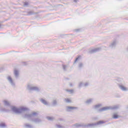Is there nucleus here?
<instances>
[{
    "label": "nucleus",
    "mask_w": 128,
    "mask_h": 128,
    "mask_svg": "<svg viewBox=\"0 0 128 128\" xmlns=\"http://www.w3.org/2000/svg\"><path fill=\"white\" fill-rule=\"evenodd\" d=\"M38 113L36 112H34L31 114H26L24 115L26 118H30V120L35 124H40L42 122V119L40 118H34V116H36Z\"/></svg>",
    "instance_id": "nucleus-1"
},
{
    "label": "nucleus",
    "mask_w": 128,
    "mask_h": 128,
    "mask_svg": "<svg viewBox=\"0 0 128 128\" xmlns=\"http://www.w3.org/2000/svg\"><path fill=\"white\" fill-rule=\"evenodd\" d=\"M11 108H12V112H15L16 114H22V112H26L28 110V108L24 106H22V108H16V106H11Z\"/></svg>",
    "instance_id": "nucleus-2"
},
{
    "label": "nucleus",
    "mask_w": 128,
    "mask_h": 128,
    "mask_svg": "<svg viewBox=\"0 0 128 128\" xmlns=\"http://www.w3.org/2000/svg\"><path fill=\"white\" fill-rule=\"evenodd\" d=\"M74 126H75V128H80L82 126V128H96V123H92V124H76L74 125Z\"/></svg>",
    "instance_id": "nucleus-3"
},
{
    "label": "nucleus",
    "mask_w": 128,
    "mask_h": 128,
    "mask_svg": "<svg viewBox=\"0 0 128 128\" xmlns=\"http://www.w3.org/2000/svg\"><path fill=\"white\" fill-rule=\"evenodd\" d=\"M27 89L30 92H40V88L38 86H33L32 84H28L27 86Z\"/></svg>",
    "instance_id": "nucleus-4"
},
{
    "label": "nucleus",
    "mask_w": 128,
    "mask_h": 128,
    "mask_svg": "<svg viewBox=\"0 0 128 128\" xmlns=\"http://www.w3.org/2000/svg\"><path fill=\"white\" fill-rule=\"evenodd\" d=\"M7 80L10 84H11L12 86V88H16V83L14 82V80H12V76H8L7 77Z\"/></svg>",
    "instance_id": "nucleus-5"
},
{
    "label": "nucleus",
    "mask_w": 128,
    "mask_h": 128,
    "mask_svg": "<svg viewBox=\"0 0 128 128\" xmlns=\"http://www.w3.org/2000/svg\"><path fill=\"white\" fill-rule=\"evenodd\" d=\"M116 40H114L110 44L109 47L110 48H116Z\"/></svg>",
    "instance_id": "nucleus-6"
},
{
    "label": "nucleus",
    "mask_w": 128,
    "mask_h": 128,
    "mask_svg": "<svg viewBox=\"0 0 128 128\" xmlns=\"http://www.w3.org/2000/svg\"><path fill=\"white\" fill-rule=\"evenodd\" d=\"M73 110H78V107L70 106H68L66 107V110L68 112Z\"/></svg>",
    "instance_id": "nucleus-7"
},
{
    "label": "nucleus",
    "mask_w": 128,
    "mask_h": 128,
    "mask_svg": "<svg viewBox=\"0 0 128 128\" xmlns=\"http://www.w3.org/2000/svg\"><path fill=\"white\" fill-rule=\"evenodd\" d=\"M40 100L42 102V104L44 106H50V103L48 102L46 100L44 99L41 98Z\"/></svg>",
    "instance_id": "nucleus-8"
},
{
    "label": "nucleus",
    "mask_w": 128,
    "mask_h": 128,
    "mask_svg": "<svg viewBox=\"0 0 128 128\" xmlns=\"http://www.w3.org/2000/svg\"><path fill=\"white\" fill-rule=\"evenodd\" d=\"M110 108H112V106L103 107L99 109V112H106L108 110H110Z\"/></svg>",
    "instance_id": "nucleus-9"
},
{
    "label": "nucleus",
    "mask_w": 128,
    "mask_h": 128,
    "mask_svg": "<svg viewBox=\"0 0 128 128\" xmlns=\"http://www.w3.org/2000/svg\"><path fill=\"white\" fill-rule=\"evenodd\" d=\"M100 48H96L92 50H91L89 51V54H94V52H96L100 50Z\"/></svg>",
    "instance_id": "nucleus-10"
},
{
    "label": "nucleus",
    "mask_w": 128,
    "mask_h": 128,
    "mask_svg": "<svg viewBox=\"0 0 128 128\" xmlns=\"http://www.w3.org/2000/svg\"><path fill=\"white\" fill-rule=\"evenodd\" d=\"M14 76L16 78H18V76H20V74L18 73V70H14Z\"/></svg>",
    "instance_id": "nucleus-11"
},
{
    "label": "nucleus",
    "mask_w": 128,
    "mask_h": 128,
    "mask_svg": "<svg viewBox=\"0 0 128 128\" xmlns=\"http://www.w3.org/2000/svg\"><path fill=\"white\" fill-rule=\"evenodd\" d=\"M120 108V105L118 104V105H115L113 106L110 107V110H118V108Z\"/></svg>",
    "instance_id": "nucleus-12"
},
{
    "label": "nucleus",
    "mask_w": 128,
    "mask_h": 128,
    "mask_svg": "<svg viewBox=\"0 0 128 128\" xmlns=\"http://www.w3.org/2000/svg\"><path fill=\"white\" fill-rule=\"evenodd\" d=\"M93 100H94V98H90L88 100L86 101L85 103L86 104H90L92 102Z\"/></svg>",
    "instance_id": "nucleus-13"
},
{
    "label": "nucleus",
    "mask_w": 128,
    "mask_h": 128,
    "mask_svg": "<svg viewBox=\"0 0 128 128\" xmlns=\"http://www.w3.org/2000/svg\"><path fill=\"white\" fill-rule=\"evenodd\" d=\"M119 88L122 90H123L124 92H126V90H128V89L124 87L122 85H119Z\"/></svg>",
    "instance_id": "nucleus-14"
},
{
    "label": "nucleus",
    "mask_w": 128,
    "mask_h": 128,
    "mask_svg": "<svg viewBox=\"0 0 128 128\" xmlns=\"http://www.w3.org/2000/svg\"><path fill=\"white\" fill-rule=\"evenodd\" d=\"M52 106H56L58 105V101L56 100H54L52 101Z\"/></svg>",
    "instance_id": "nucleus-15"
},
{
    "label": "nucleus",
    "mask_w": 128,
    "mask_h": 128,
    "mask_svg": "<svg viewBox=\"0 0 128 128\" xmlns=\"http://www.w3.org/2000/svg\"><path fill=\"white\" fill-rule=\"evenodd\" d=\"M106 122L104 120H100L96 122V126H100V124H106Z\"/></svg>",
    "instance_id": "nucleus-16"
},
{
    "label": "nucleus",
    "mask_w": 128,
    "mask_h": 128,
    "mask_svg": "<svg viewBox=\"0 0 128 128\" xmlns=\"http://www.w3.org/2000/svg\"><path fill=\"white\" fill-rule=\"evenodd\" d=\"M24 126L26 128H34V126H32V125H30L28 124H24Z\"/></svg>",
    "instance_id": "nucleus-17"
},
{
    "label": "nucleus",
    "mask_w": 128,
    "mask_h": 128,
    "mask_svg": "<svg viewBox=\"0 0 128 128\" xmlns=\"http://www.w3.org/2000/svg\"><path fill=\"white\" fill-rule=\"evenodd\" d=\"M4 105L6 106H10V104L8 102V100H4Z\"/></svg>",
    "instance_id": "nucleus-18"
},
{
    "label": "nucleus",
    "mask_w": 128,
    "mask_h": 128,
    "mask_svg": "<svg viewBox=\"0 0 128 128\" xmlns=\"http://www.w3.org/2000/svg\"><path fill=\"white\" fill-rule=\"evenodd\" d=\"M62 66L64 72H66V68H68V66L62 64Z\"/></svg>",
    "instance_id": "nucleus-19"
},
{
    "label": "nucleus",
    "mask_w": 128,
    "mask_h": 128,
    "mask_svg": "<svg viewBox=\"0 0 128 128\" xmlns=\"http://www.w3.org/2000/svg\"><path fill=\"white\" fill-rule=\"evenodd\" d=\"M102 106V104H100L94 106V108H100V106Z\"/></svg>",
    "instance_id": "nucleus-20"
},
{
    "label": "nucleus",
    "mask_w": 128,
    "mask_h": 128,
    "mask_svg": "<svg viewBox=\"0 0 128 128\" xmlns=\"http://www.w3.org/2000/svg\"><path fill=\"white\" fill-rule=\"evenodd\" d=\"M112 118L114 120H116L118 118V115L116 114H114L112 116Z\"/></svg>",
    "instance_id": "nucleus-21"
},
{
    "label": "nucleus",
    "mask_w": 128,
    "mask_h": 128,
    "mask_svg": "<svg viewBox=\"0 0 128 128\" xmlns=\"http://www.w3.org/2000/svg\"><path fill=\"white\" fill-rule=\"evenodd\" d=\"M6 123L2 122L0 124V128H6Z\"/></svg>",
    "instance_id": "nucleus-22"
},
{
    "label": "nucleus",
    "mask_w": 128,
    "mask_h": 128,
    "mask_svg": "<svg viewBox=\"0 0 128 128\" xmlns=\"http://www.w3.org/2000/svg\"><path fill=\"white\" fill-rule=\"evenodd\" d=\"M32 14H34V13L32 11H30L28 12L27 16H32Z\"/></svg>",
    "instance_id": "nucleus-23"
},
{
    "label": "nucleus",
    "mask_w": 128,
    "mask_h": 128,
    "mask_svg": "<svg viewBox=\"0 0 128 128\" xmlns=\"http://www.w3.org/2000/svg\"><path fill=\"white\" fill-rule=\"evenodd\" d=\"M66 92H70V94H74V90H66Z\"/></svg>",
    "instance_id": "nucleus-24"
},
{
    "label": "nucleus",
    "mask_w": 128,
    "mask_h": 128,
    "mask_svg": "<svg viewBox=\"0 0 128 128\" xmlns=\"http://www.w3.org/2000/svg\"><path fill=\"white\" fill-rule=\"evenodd\" d=\"M0 112H8V110L4 108H2L0 110Z\"/></svg>",
    "instance_id": "nucleus-25"
},
{
    "label": "nucleus",
    "mask_w": 128,
    "mask_h": 128,
    "mask_svg": "<svg viewBox=\"0 0 128 128\" xmlns=\"http://www.w3.org/2000/svg\"><path fill=\"white\" fill-rule=\"evenodd\" d=\"M64 100L66 102H72V100L68 98H65Z\"/></svg>",
    "instance_id": "nucleus-26"
},
{
    "label": "nucleus",
    "mask_w": 128,
    "mask_h": 128,
    "mask_svg": "<svg viewBox=\"0 0 128 128\" xmlns=\"http://www.w3.org/2000/svg\"><path fill=\"white\" fill-rule=\"evenodd\" d=\"M83 66H84V64H82V62H80V63L79 64H78V68H82Z\"/></svg>",
    "instance_id": "nucleus-27"
},
{
    "label": "nucleus",
    "mask_w": 128,
    "mask_h": 128,
    "mask_svg": "<svg viewBox=\"0 0 128 128\" xmlns=\"http://www.w3.org/2000/svg\"><path fill=\"white\" fill-rule=\"evenodd\" d=\"M47 119L48 120H54V118H52V116H47Z\"/></svg>",
    "instance_id": "nucleus-28"
},
{
    "label": "nucleus",
    "mask_w": 128,
    "mask_h": 128,
    "mask_svg": "<svg viewBox=\"0 0 128 128\" xmlns=\"http://www.w3.org/2000/svg\"><path fill=\"white\" fill-rule=\"evenodd\" d=\"M80 58V56H78V58H76V59L75 60L74 62V64H76V62H78V59Z\"/></svg>",
    "instance_id": "nucleus-29"
},
{
    "label": "nucleus",
    "mask_w": 128,
    "mask_h": 128,
    "mask_svg": "<svg viewBox=\"0 0 128 128\" xmlns=\"http://www.w3.org/2000/svg\"><path fill=\"white\" fill-rule=\"evenodd\" d=\"M56 127L58 128H62V126L60 124H56Z\"/></svg>",
    "instance_id": "nucleus-30"
},
{
    "label": "nucleus",
    "mask_w": 128,
    "mask_h": 128,
    "mask_svg": "<svg viewBox=\"0 0 128 128\" xmlns=\"http://www.w3.org/2000/svg\"><path fill=\"white\" fill-rule=\"evenodd\" d=\"M92 120H98V117H93Z\"/></svg>",
    "instance_id": "nucleus-31"
},
{
    "label": "nucleus",
    "mask_w": 128,
    "mask_h": 128,
    "mask_svg": "<svg viewBox=\"0 0 128 128\" xmlns=\"http://www.w3.org/2000/svg\"><path fill=\"white\" fill-rule=\"evenodd\" d=\"M82 82H81L78 84V88H82Z\"/></svg>",
    "instance_id": "nucleus-32"
},
{
    "label": "nucleus",
    "mask_w": 128,
    "mask_h": 128,
    "mask_svg": "<svg viewBox=\"0 0 128 128\" xmlns=\"http://www.w3.org/2000/svg\"><path fill=\"white\" fill-rule=\"evenodd\" d=\"M28 6V2H25L24 3V6Z\"/></svg>",
    "instance_id": "nucleus-33"
},
{
    "label": "nucleus",
    "mask_w": 128,
    "mask_h": 128,
    "mask_svg": "<svg viewBox=\"0 0 128 128\" xmlns=\"http://www.w3.org/2000/svg\"><path fill=\"white\" fill-rule=\"evenodd\" d=\"M88 86V82H86L84 84V86L86 87Z\"/></svg>",
    "instance_id": "nucleus-34"
},
{
    "label": "nucleus",
    "mask_w": 128,
    "mask_h": 128,
    "mask_svg": "<svg viewBox=\"0 0 128 128\" xmlns=\"http://www.w3.org/2000/svg\"><path fill=\"white\" fill-rule=\"evenodd\" d=\"M22 64H23L24 66H26L27 64L26 62H22Z\"/></svg>",
    "instance_id": "nucleus-35"
},
{
    "label": "nucleus",
    "mask_w": 128,
    "mask_h": 128,
    "mask_svg": "<svg viewBox=\"0 0 128 128\" xmlns=\"http://www.w3.org/2000/svg\"><path fill=\"white\" fill-rule=\"evenodd\" d=\"M70 86H72V83H70Z\"/></svg>",
    "instance_id": "nucleus-36"
},
{
    "label": "nucleus",
    "mask_w": 128,
    "mask_h": 128,
    "mask_svg": "<svg viewBox=\"0 0 128 128\" xmlns=\"http://www.w3.org/2000/svg\"><path fill=\"white\" fill-rule=\"evenodd\" d=\"M74 2H78L77 0H74Z\"/></svg>",
    "instance_id": "nucleus-37"
},
{
    "label": "nucleus",
    "mask_w": 128,
    "mask_h": 128,
    "mask_svg": "<svg viewBox=\"0 0 128 128\" xmlns=\"http://www.w3.org/2000/svg\"><path fill=\"white\" fill-rule=\"evenodd\" d=\"M79 30H80L79 29H76V32H78Z\"/></svg>",
    "instance_id": "nucleus-38"
},
{
    "label": "nucleus",
    "mask_w": 128,
    "mask_h": 128,
    "mask_svg": "<svg viewBox=\"0 0 128 128\" xmlns=\"http://www.w3.org/2000/svg\"><path fill=\"white\" fill-rule=\"evenodd\" d=\"M126 110H128V106H127L126 107Z\"/></svg>",
    "instance_id": "nucleus-39"
},
{
    "label": "nucleus",
    "mask_w": 128,
    "mask_h": 128,
    "mask_svg": "<svg viewBox=\"0 0 128 128\" xmlns=\"http://www.w3.org/2000/svg\"><path fill=\"white\" fill-rule=\"evenodd\" d=\"M2 25L0 24V28H1Z\"/></svg>",
    "instance_id": "nucleus-40"
},
{
    "label": "nucleus",
    "mask_w": 128,
    "mask_h": 128,
    "mask_svg": "<svg viewBox=\"0 0 128 128\" xmlns=\"http://www.w3.org/2000/svg\"><path fill=\"white\" fill-rule=\"evenodd\" d=\"M118 80H120V79H118Z\"/></svg>",
    "instance_id": "nucleus-41"
}]
</instances>
